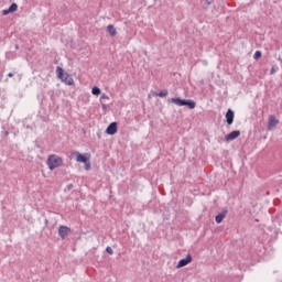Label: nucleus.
Masks as SVG:
<instances>
[{"label":"nucleus","instance_id":"423d86ee","mask_svg":"<svg viewBox=\"0 0 282 282\" xmlns=\"http://www.w3.org/2000/svg\"><path fill=\"white\" fill-rule=\"evenodd\" d=\"M239 135H241V131L235 130V131H231L229 134H227L225 137V140H226V142H232V140H237V138H239Z\"/></svg>","mask_w":282,"mask_h":282},{"label":"nucleus","instance_id":"6ab92c4d","mask_svg":"<svg viewBox=\"0 0 282 282\" xmlns=\"http://www.w3.org/2000/svg\"><path fill=\"white\" fill-rule=\"evenodd\" d=\"M101 109H104V111H107V104H105V101L101 102Z\"/></svg>","mask_w":282,"mask_h":282},{"label":"nucleus","instance_id":"0eeeda50","mask_svg":"<svg viewBox=\"0 0 282 282\" xmlns=\"http://www.w3.org/2000/svg\"><path fill=\"white\" fill-rule=\"evenodd\" d=\"M106 133L108 135H116V133H118V123L116 122L110 123L106 129Z\"/></svg>","mask_w":282,"mask_h":282},{"label":"nucleus","instance_id":"9b49d317","mask_svg":"<svg viewBox=\"0 0 282 282\" xmlns=\"http://www.w3.org/2000/svg\"><path fill=\"white\" fill-rule=\"evenodd\" d=\"M17 10H19V6L17 3H12L9 9L2 11V14L7 15L10 14V12H17Z\"/></svg>","mask_w":282,"mask_h":282},{"label":"nucleus","instance_id":"412c9836","mask_svg":"<svg viewBox=\"0 0 282 282\" xmlns=\"http://www.w3.org/2000/svg\"><path fill=\"white\" fill-rule=\"evenodd\" d=\"M12 76H14V74H12V73H9V74H8V77H9V78H12Z\"/></svg>","mask_w":282,"mask_h":282},{"label":"nucleus","instance_id":"f03ea898","mask_svg":"<svg viewBox=\"0 0 282 282\" xmlns=\"http://www.w3.org/2000/svg\"><path fill=\"white\" fill-rule=\"evenodd\" d=\"M46 166H48L50 171H54L59 166H63V158L56 154H50L46 160Z\"/></svg>","mask_w":282,"mask_h":282},{"label":"nucleus","instance_id":"ddd939ff","mask_svg":"<svg viewBox=\"0 0 282 282\" xmlns=\"http://www.w3.org/2000/svg\"><path fill=\"white\" fill-rule=\"evenodd\" d=\"M107 32L110 36H116V34H118V32L116 31V26H113V24H109L107 26Z\"/></svg>","mask_w":282,"mask_h":282},{"label":"nucleus","instance_id":"1a4fd4ad","mask_svg":"<svg viewBox=\"0 0 282 282\" xmlns=\"http://www.w3.org/2000/svg\"><path fill=\"white\" fill-rule=\"evenodd\" d=\"M276 124H279V119H276V117H274V116H270L269 117V126H268L269 131H272V129H274V127H276Z\"/></svg>","mask_w":282,"mask_h":282},{"label":"nucleus","instance_id":"9d476101","mask_svg":"<svg viewBox=\"0 0 282 282\" xmlns=\"http://www.w3.org/2000/svg\"><path fill=\"white\" fill-rule=\"evenodd\" d=\"M226 120H227V124H232V122H235V112L231 109L227 111Z\"/></svg>","mask_w":282,"mask_h":282},{"label":"nucleus","instance_id":"f3484780","mask_svg":"<svg viewBox=\"0 0 282 282\" xmlns=\"http://www.w3.org/2000/svg\"><path fill=\"white\" fill-rule=\"evenodd\" d=\"M105 100H109V96H107L106 94L101 95L100 102H105Z\"/></svg>","mask_w":282,"mask_h":282},{"label":"nucleus","instance_id":"6e6552de","mask_svg":"<svg viewBox=\"0 0 282 282\" xmlns=\"http://www.w3.org/2000/svg\"><path fill=\"white\" fill-rule=\"evenodd\" d=\"M193 261V257L191 254H187L186 258L181 259L176 265V268H185V265H188Z\"/></svg>","mask_w":282,"mask_h":282},{"label":"nucleus","instance_id":"2eb2a0df","mask_svg":"<svg viewBox=\"0 0 282 282\" xmlns=\"http://www.w3.org/2000/svg\"><path fill=\"white\" fill-rule=\"evenodd\" d=\"M91 94H93V96H100V88H98L96 86L93 87Z\"/></svg>","mask_w":282,"mask_h":282},{"label":"nucleus","instance_id":"39448f33","mask_svg":"<svg viewBox=\"0 0 282 282\" xmlns=\"http://www.w3.org/2000/svg\"><path fill=\"white\" fill-rule=\"evenodd\" d=\"M72 235V228L67 227V226H59L58 228V236L61 237V239L65 240L67 239V236Z\"/></svg>","mask_w":282,"mask_h":282},{"label":"nucleus","instance_id":"f8f14e48","mask_svg":"<svg viewBox=\"0 0 282 282\" xmlns=\"http://www.w3.org/2000/svg\"><path fill=\"white\" fill-rule=\"evenodd\" d=\"M226 213L227 212H221L220 214H218L215 218L216 224H221V221H224V219H226Z\"/></svg>","mask_w":282,"mask_h":282},{"label":"nucleus","instance_id":"4468645a","mask_svg":"<svg viewBox=\"0 0 282 282\" xmlns=\"http://www.w3.org/2000/svg\"><path fill=\"white\" fill-rule=\"evenodd\" d=\"M156 96H159V98H166V96H169V90L166 89L161 90L160 93L156 94Z\"/></svg>","mask_w":282,"mask_h":282},{"label":"nucleus","instance_id":"7ed1b4c3","mask_svg":"<svg viewBox=\"0 0 282 282\" xmlns=\"http://www.w3.org/2000/svg\"><path fill=\"white\" fill-rule=\"evenodd\" d=\"M171 102L177 107H188V109H195L197 104L193 99L172 98Z\"/></svg>","mask_w":282,"mask_h":282},{"label":"nucleus","instance_id":"4be33fe9","mask_svg":"<svg viewBox=\"0 0 282 282\" xmlns=\"http://www.w3.org/2000/svg\"><path fill=\"white\" fill-rule=\"evenodd\" d=\"M205 3H206L207 6H210V1H208V0H206Z\"/></svg>","mask_w":282,"mask_h":282},{"label":"nucleus","instance_id":"5701e85b","mask_svg":"<svg viewBox=\"0 0 282 282\" xmlns=\"http://www.w3.org/2000/svg\"><path fill=\"white\" fill-rule=\"evenodd\" d=\"M15 50H19V45H15Z\"/></svg>","mask_w":282,"mask_h":282},{"label":"nucleus","instance_id":"a211bd4d","mask_svg":"<svg viewBox=\"0 0 282 282\" xmlns=\"http://www.w3.org/2000/svg\"><path fill=\"white\" fill-rule=\"evenodd\" d=\"M106 252H108V254H113V249H111V247H107Z\"/></svg>","mask_w":282,"mask_h":282},{"label":"nucleus","instance_id":"dca6fc26","mask_svg":"<svg viewBox=\"0 0 282 282\" xmlns=\"http://www.w3.org/2000/svg\"><path fill=\"white\" fill-rule=\"evenodd\" d=\"M253 58L257 61L259 58H261V51H256V53L253 54Z\"/></svg>","mask_w":282,"mask_h":282},{"label":"nucleus","instance_id":"aec40b11","mask_svg":"<svg viewBox=\"0 0 282 282\" xmlns=\"http://www.w3.org/2000/svg\"><path fill=\"white\" fill-rule=\"evenodd\" d=\"M271 75H274L276 74V69H274V67L271 68V72H270Z\"/></svg>","mask_w":282,"mask_h":282},{"label":"nucleus","instance_id":"f257e3e1","mask_svg":"<svg viewBox=\"0 0 282 282\" xmlns=\"http://www.w3.org/2000/svg\"><path fill=\"white\" fill-rule=\"evenodd\" d=\"M73 155L76 158V162L85 164V171H91V154H82L80 152H73Z\"/></svg>","mask_w":282,"mask_h":282},{"label":"nucleus","instance_id":"20e7f679","mask_svg":"<svg viewBox=\"0 0 282 282\" xmlns=\"http://www.w3.org/2000/svg\"><path fill=\"white\" fill-rule=\"evenodd\" d=\"M56 74L57 78H59L62 83H65V85H74V78H72V76L68 75V73H65V70H63V67L57 66Z\"/></svg>","mask_w":282,"mask_h":282}]
</instances>
